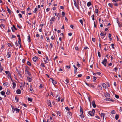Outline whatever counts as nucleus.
<instances>
[{"mask_svg":"<svg viewBox=\"0 0 122 122\" xmlns=\"http://www.w3.org/2000/svg\"><path fill=\"white\" fill-rule=\"evenodd\" d=\"M101 116L102 117H103V119L104 118L105 114L104 113H102L101 115Z\"/></svg>","mask_w":122,"mask_h":122,"instance_id":"b1692460","label":"nucleus"},{"mask_svg":"<svg viewBox=\"0 0 122 122\" xmlns=\"http://www.w3.org/2000/svg\"><path fill=\"white\" fill-rule=\"evenodd\" d=\"M0 94L3 96L5 94V92L3 91H2L0 92Z\"/></svg>","mask_w":122,"mask_h":122,"instance_id":"c756f323","label":"nucleus"},{"mask_svg":"<svg viewBox=\"0 0 122 122\" xmlns=\"http://www.w3.org/2000/svg\"><path fill=\"white\" fill-rule=\"evenodd\" d=\"M15 44L16 46L17 47L18 46V44L17 43V41H16L15 43Z\"/></svg>","mask_w":122,"mask_h":122,"instance_id":"6e6d98bb","label":"nucleus"},{"mask_svg":"<svg viewBox=\"0 0 122 122\" xmlns=\"http://www.w3.org/2000/svg\"><path fill=\"white\" fill-rule=\"evenodd\" d=\"M98 87L99 89H100V90H102V88L101 86H98Z\"/></svg>","mask_w":122,"mask_h":122,"instance_id":"49530a36","label":"nucleus"},{"mask_svg":"<svg viewBox=\"0 0 122 122\" xmlns=\"http://www.w3.org/2000/svg\"><path fill=\"white\" fill-rule=\"evenodd\" d=\"M91 112L93 113V114L94 115V114L95 113V111L93 109L92 110Z\"/></svg>","mask_w":122,"mask_h":122,"instance_id":"3c124183","label":"nucleus"},{"mask_svg":"<svg viewBox=\"0 0 122 122\" xmlns=\"http://www.w3.org/2000/svg\"><path fill=\"white\" fill-rule=\"evenodd\" d=\"M75 6L77 9H79V5H81V2L79 0H73Z\"/></svg>","mask_w":122,"mask_h":122,"instance_id":"f257e3e1","label":"nucleus"},{"mask_svg":"<svg viewBox=\"0 0 122 122\" xmlns=\"http://www.w3.org/2000/svg\"><path fill=\"white\" fill-rule=\"evenodd\" d=\"M49 47H50L51 49L53 47V44L51 43L50 44Z\"/></svg>","mask_w":122,"mask_h":122,"instance_id":"2f4dec72","label":"nucleus"},{"mask_svg":"<svg viewBox=\"0 0 122 122\" xmlns=\"http://www.w3.org/2000/svg\"><path fill=\"white\" fill-rule=\"evenodd\" d=\"M79 22H80V23L82 25H83V21L82 20H79Z\"/></svg>","mask_w":122,"mask_h":122,"instance_id":"ea45409f","label":"nucleus"},{"mask_svg":"<svg viewBox=\"0 0 122 122\" xmlns=\"http://www.w3.org/2000/svg\"><path fill=\"white\" fill-rule=\"evenodd\" d=\"M86 84L87 86H89L90 87H92L93 88H94V86L88 84L86 83Z\"/></svg>","mask_w":122,"mask_h":122,"instance_id":"4468645a","label":"nucleus"},{"mask_svg":"<svg viewBox=\"0 0 122 122\" xmlns=\"http://www.w3.org/2000/svg\"><path fill=\"white\" fill-rule=\"evenodd\" d=\"M65 83H66V84H67V83H69L68 82V80L67 79H66L65 82Z\"/></svg>","mask_w":122,"mask_h":122,"instance_id":"c9c22d12","label":"nucleus"},{"mask_svg":"<svg viewBox=\"0 0 122 122\" xmlns=\"http://www.w3.org/2000/svg\"><path fill=\"white\" fill-rule=\"evenodd\" d=\"M16 93L17 94H20L21 93V91L20 89H18L16 91Z\"/></svg>","mask_w":122,"mask_h":122,"instance_id":"ddd939ff","label":"nucleus"},{"mask_svg":"<svg viewBox=\"0 0 122 122\" xmlns=\"http://www.w3.org/2000/svg\"><path fill=\"white\" fill-rule=\"evenodd\" d=\"M91 5V3L90 2H88L87 4V5L88 7H89Z\"/></svg>","mask_w":122,"mask_h":122,"instance_id":"5701e85b","label":"nucleus"},{"mask_svg":"<svg viewBox=\"0 0 122 122\" xmlns=\"http://www.w3.org/2000/svg\"><path fill=\"white\" fill-rule=\"evenodd\" d=\"M102 85L103 88H106L107 87V85L105 83H103L102 84Z\"/></svg>","mask_w":122,"mask_h":122,"instance_id":"2eb2a0df","label":"nucleus"},{"mask_svg":"<svg viewBox=\"0 0 122 122\" xmlns=\"http://www.w3.org/2000/svg\"><path fill=\"white\" fill-rule=\"evenodd\" d=\"M11 29L13 32H14L16 30V29L15 28L14 25H13V27H12Z\"/></svg>","mask_w":122,"mask_h":122,"instance_id":"6e6552de","label":"nucleus"},{"mask_svg":"<svg viewBox=\"0 0 122 122\" xmlns=\"http://www.w3.org/2000/svg\"><path fill=\"white\" fill-rule=\"evenodd\" d=\"M81 76L82 75L81 74H79L78 75V76L79 77H81Z\"/></svg>","mask_w":122,"mask_h":122,"instance_id":"338daca9","label":"nucleus"},{"mask_svg":"<svg viewBox=\"0 0 122 122\" xmlns=\"http://www.w3.org/2000/svg\"><path fill=\"white\" fill-rule=\"evenodd\" d=\"M67 114L68 115H69L71 116L72 115V113L70 112H68Z\"/></svg>","mask_w":122,"mask_h":122,"instance_id":"69168bd1","label":"nucleus"},{"mask_svg":"<svg viewBox=\"0 0 122 122\" xmlns=\"http://www.w3.org/2000/svg\"><path fill=\"white\" fill-rule=\"evenodd\" d=\"M55 37V36H53L51 37V39H52V40H53L54 39Z\"/></svg>","mask_w":122,"mask_h":122,"instance_id":"a18cd8bd","label":"nucleus"},{"mask_svg":"<svg viewBox=\"0 0 122 122\" xmlns=\"http://www.w3.org/2000/svg\"><path fill=\"white\" fill-rule=\"evenodd\" d=\"M37 59L38 58L36 56L34 57L33 58V60L35 62H36V61L37 60Z\"/></svg>","mask_w":122,"mask_h":122,"instance_id":"1a4fd4ad","label":"nucleus"},{"mask_svg":"<svg viewBox=\"0 0 122 122\" xmlns=\"http://www.w3.org/2000/svg\"><path fill=\"white\" fill-rule=\"evenodd\" d=\"M28 42H29L30 41V36H28Z\"/></svg>","mask_w":122,"mask_h":122,"instance_id":"393cba45","label":"nucleus"},{"mask_svg":"<svg viewBox=\"0 0 122 122\" xmlns=\"http://www.w3.org/2000/svg\"><path fill=\"white\" fill-rule=\"evenodd\" d=\"M20 41H18V42L20 45V46L19 45V48H21V45L20 43Z\"/></svg>","mask_w":122,"mask_h":122,"instance_id":"864d4df0","label":"nucleus"},{"mask_svg":"<svg viewBox=\"0 0 122 122\" xmlns=\"http://www.w3.org/2000/svg\"><path fill=\"white\" fill-rule=\"evenodd\" d=\"M60 97H59L58 98L56 99V100L57 102H59L60 100Z\"/></svg>","mask_w":122,"mask_h":122,"instance_id":"e2e57ef3","label":"nucleus"},{"mask_svg":"<svg viewBox=\"0 0 122 122\" xmlns=\"http://www.w3.org/2000/svg\"><path fill=\"white\" fill-rule=\"evenodd\" d=\"M76 65L78 67L80 66V64H79V63L77 62H76Z\"/></svg>","mask_w":122,"mask_h":122,"instance_id":"4d7b16f0","label":"nucleus"},{"mask_svg":"<svg viewBox=\"0 0 122 122\" xmlns=\"http://www.w3.org/2000/svg\"><path fill=\"white\" fill-rule=\"evenodd\" d=\"M17 36L18 37V39L19 40V41H20V36L18 35Z\"/></svg>","mask_w":122,"mask_h":122,"instance_id":"a19ab883","label":"nucleus"},{"mask_svg":"<svg viewBox=\"0 0 122 122\" xmlns=\"http://www.w3.org/2000/svg\"><path fill=\"white\" fill-rule=\"evenodd\" d=\"M15 111H16V112H19L20 110L16 108L15 109Z\"/></svg>","mask_w":122,"mask_h":122,"instance_id":"72a5a7b5","label":"nucleus"},{"mask_svg":"<svg viewBox=\"0 0 122 122\" xmlns=\"http://www.w3.org/2000/svg\"><path fill=\"white\" fill-rule=\"evenodd\" d=\"M116 112L114 110H112L111 112V113L112 114H115V113Z\"/></svg>","mask_w":122,"mask_h":122,"instance_id":"bb28decb","label":"nucleus"},{"mask_svg":"<svg viewBox=\"0 0 122 122\" xmlns=\"http://www.w3.org/2000/svg\"><path fill=\"white\" fill-rule=\"evenodd\" d=\"M11 52H9L7 54L6 56L8 58L10 57L11 56Z\"/></svg>","mask_w":122,"mask_h":122,"instance_id":"39448f33","label":"nucleus"},{"mask_svg":"<svg viewBox=\"0 0 122 122\" xmlns=\"http://www.w3.org/2000/svg\"><path fill=\"white\" fill-rule=\"evenodd\" d=\"M88 114L91 116H93L94 115L93 113H92L91 111H89Z\"/></svg>","mask_w":122,"mask_h":122,"instance_id":"f3484780","label":"nucleus"},{"mask_svg":"<svg viewBox=\"0 0 122 122\" xmlns=\"http://www.w3.org/2000/svg\"><path fill=\"white\" fill-rule=\"evenodd\" d=\"M56 20V18L54 17H51L50 20V21L51 22H54Z\"/></svg>","mask_w":122,"mask_h":122,"instance_id":"0eeeda50","label":"nucleus"},{"mask_svg":"<svg viewBox=\"0 0 122 122\" xmlns=\"http://www.w3.org/2000/svg\"><path fill=\"white\" fill-rule=\"evenodd\" d=\"M98 10L97 9H96L95 10V12L96 13H97L98 12Z\"/></svg>","mask_w":122,"mask_h":122,"instance_id":"c03bdc74","label":"nucleus"},{"mask_svg":"<svg viewBox=\"0 0 122 122\" xmlns=\"http://www.w3.org/2000/svg\"><path fill=\"white\" fill-rule=\"evenodd\" d=\"M47 104L48 106H50V107H52V105H51V103L50 101L49 100H48L47 101Z\"/></svg>","mask_w":122,"mask_h":122,"instance_id":"423d86ee","label":"nucleus"},{"mask_svg":"<svg viewBox=\"0 0 122 122\" xmlns=\"http://www.w3.org/2000/svg\"><path fill=\"white\" fill-rule=\"evenodd\" d=\"M103 61L105 62L106 63L107 62V59L105 58L104 59V60H103Z\"/></svg>","mask_w":122,"mask_h":122,"instance_id":"8fccbe9b","label":"nucleus"},{"mask_svg":"<svg viewBox=\"0 0 122 122\" xmlns=\"http://www.w3.org/2000/svg\"><path fill=\"white\" fill-rule=\"evenodd\" d=\"M108 37L110 40H112V38L111 37V35L110 34H109L108 36Z\"/></svg>","mask_w":122,"mask_h":122,"instance_id":"c85d7f7f","label":"nucleus"},{"mask_svg":"<svg viewBox=\"0 0 122 122\" xmlns=\"http://www.w3.org/2000/svg\"><path fill=\"white\" fill-rule=\"evenodd\" d=\"M19 16V17H20V18H22V15L21 14H18Z\"/></svg>","mask_w":122,"mask_h":122,"instance_id":"052dcab7","label":"nucleus"},{"mask_svg":"<svg viewBox=\"0 0 122 122\" xmlns=\"http://www.w3.org/2000/svg\"><path fill=\"white\" fill-rule=\"evenodd\" d=\"M21 85L20 86V89L22 90H23L24 88L25 87V85H23L22 83H21Z\"/></svg>","mask_w":122,"mask_h":122,"instance_id":"20e7f679","label":"nucleus"},{"mask_svg":"<svg viewBox=\"0 0 122 122\" xmlns=\"http://www.w3.org/2000/svg\"><path fill=\"white\" fill-rule=\"evenodd\" d=\"M7 10L9 14L11 13V10L9 8L7 9Z\"/></svg>","mask_w":122,"mask_h":122,"instance_id":"e433bc0d","label":"nucleus"},{"mask_svg":"<svg viewBox=\"0 0 122 122\" xmlns=\"http://www.w3.org/2000/svg\"><path fill=\"white\" fill-rule=\"evenodd\" d=\"M109 6L111 8H112L113 7V6L112 4L110 3H109L108 4Z\"/></svg>","mask_w":122,"mask_h":122,"instance_id":"f704fd0d","label":"nucleus"},{"mask_svg":"<svg viewBox=\"0 0 122 122\" xmlns=\"http://www.w3.org/2000/svg\"><path fill=\"white\" fill-rule=\"evenodd\" d=\"M41 66L42 67H44L45 66V65L43 63H42L41 65Z\"/></svg>","mask_w":122,"mask_h":122,"instance_id":"cd10ccee","label":"nucleus"},{"mask_svg":"<svg viewBox=\"0 0 122 122\" xmlns=\"http://www.w3.org/2000/svg\"><path fill=\"white\" fill-rule=\"evenodd\" d=\"M92 106L94 108H95L96 107V105L95 104V102L94 101H92Z\"/></svg>","mask_w":122,"mask_h":122,"instance_id":"9d476101","label":"nucleus"},{"mask_svg":"<svg viewBox=\"0 0 122 122\" xmlns=\"http://www.w3.org/2000/svg\"><path fill=\"white\" fill-rule=\"evenodd\" d=\"M115 97H116V98H119V96L117 95H115Z\"/></svg>","mask_w":122,"mask_h":122,"instance_id":"5fc2aeb1","label":"nucleus"},{"mask_svg":"<svg viewBox=\"0 0 122 122\" xmlns=\"http://www.w3.org/2000/svg\"><path fill=\"white\" fill-rule=\"evenodd\" d=\"M7 77L9 78L11 77V74L10 72H9L7 75Z\"/></svg>","mask_w":122,"mask_h":122,"instance_id":"dca6fc26","label":"nucleus"},{"mask_svg":"<svg viewBox=\"0 0 122 122\" xmlns=\"http://www.w3.org/2000/svg\"><path fill=\"white\" fill-rule=\"evenodd\" d=\"M105 95L106 98V100H108L110 101H113V100H112L111 99H110V94L108 93H106L105 94Z\"/></svg>","mask_w":122,"mask_h":122,"instance_id":"f03ea898","label":"nucleus"},{"mask_svg":"<svg viewBox=\"0 0 122 122\" xmlns=\"http://www.w3.org/2000/svg\"><path fill=\"white\" fill-rule=\"evenodd\" d=\"M66 110L68 111H69L70 110V109L68 108V107H67L65 108Z\"/></svg>","mask_w":122,"mask_h":122,"instance_id":"58836bf2","label":"nucleus"},{"mask_svg":"<svg viewBox=\"0 0 122 122\" xmlns=\"http://www.w3.org/2000/svg\"><path fill=\"white\" fill-rule=\"evenodd\" d=\"M115 119L116 120H117L119 118V116L117 114H116V115L115 117Z\"/></svg>","mask_w":122,"mask_h":122,"instance_id":"473e14b6","label":"nucleus"},{"mask_svg":"<svg viewBox=\"0 0 122 122\" xmlns=\"http://www.w3.org/2000/svg\"><path fill=\"white\" fill-rule=\"evenodd\" d=\"M15 36H14V35H13L11 37V38L12 39L13 38H15Z\"/></svg>","mask_w":122,"mask_h":122,"instance_id":"774afa93","label":"nucleus"},{"mask_svg":"<svg viewBox=\"0 0 122 122\" xmlns=\"http://www.w3.org/2000/svg\"><path fill=\"white\" fill-rule=\"evenodd\" d=\"M112 2H117L118 1H119V0H112Z\"/></svg>","mask_w":122,"mask_h":122,"instance_id":"4c0bfd02","label":"nucleus"},{"mask_svg":"<svg viewBox=\"0 0 122 122\" xmlns=\"http://www.w3.org/2000/svg\"><path fill=\"white\" fill-rule=\"evenodd\" d=\"M0 27L1 28H2V27H3V28H5V25H4L3 24H0Z\"/></svg>","mask_w":122,"mask_h":122,"instance_id":"aec40b11","label":"nucleus"},{"mask_svg":"<svg viewBox=\"0 0 122 122\" xmlns=\"http://www.w3.org/2000/svg\"><path fill=\"white\" fill-rule=\"evenodd\" d=\"M80 114H83V109L82 107H80Z\"/></svg>","mask_w":122,"mask_h":122,"instance_id":"412c9836","label":"nucleus"},{"mask_svg":"<svg viewBox=\"0 0 122 122\" xmlns=\"http://www.w3.org/2000/svg\"><path fill=\"white\" fill-rule=\"evenodd\" d=\"M36 23V20H35L33 23V24H34V27H35V24Z\"/></svg>","mask_w":122,"mask_h":122,"instance_id":"603ef678","label":"nucleus"},{"mask_svg":"<svg viewBox=\"0 0 122 122\" xmlns=\"http://www.w3.org/2000/svg\"><path fill=\"white\" fill-rule=\"evenodd\" d=\"M27 100L28 101H30V102H31L32 101V99L29 97H28V98Z\"/></svg>","mask_w":122,"mask_h":122,"instance_id":"7c9ffc66","label":"nucleus"},{"mask_svg":"<svg viewBox=\"0 0 122 122\" xmlns=\"http://www.w3.org/2000/svg\"><path fill=\"white\" fill-rule=\"evenodd\" d=\"M98 54L99 57H101V54L100 52L98 51Z\"/></svg>","mask_w":122,"mask_h":122,"instance_id":"de8ad7c7","label":"nucleus"},{"mask_svg":"<svg viewBox=\"0 0 122 122\" xmlns=\"http://www.w3.org/2000/svg\"><path fill=\"white\" fill-rule=\"evenodd\" d=\"M8 85V83L7 82H5L3 84V85L5 86H6Z\"/></svg>","mask_w":122,"mask_h":122,"instance_id":"680f3d73","label":"nucleus"},{"mask_svg":"<svg viewBox=\"0 0 122 122\" xmlns=\"http://www.w3.org/2000/svg\"><path fill=\"white\" fill-rule=\"evenodd\" d=\"M12 84L13 85L12 87L14 89L16 86V84L15 82H13L12 83Z\"/></svg>","mask_w":122,"mask_h":122,"instance_id":"9b49d317","label":"nucleus"},{"mask_svg":"<svg viewBox=\"0 0 122 122\" xmlns=\"http://www.w3.org/2000/svg\"><path fill=\"white\" fill-rule=\"evenodd\" d=\"M73 67L75 68V70H74V73H76V72H77V68L76 67V66L75 65H73Z\"/></svg>","mask_w":122,"mask_h":122,"instance_id":"6ab92c4d","label":"nucleus"},{"mask_svg":"<svg viewBox=\"0 0 122 122\" xmlns=\"http://www.w3.org/2000/svg\"><path fill=\"white\" fill-rule=\"evenodd\" d=\"M80 115L79 116L80 117L79 118H81V119L83 118L84 117V116L83 115V114H80Z\"/></svg>","mask_w":122,"mask_h":122,"instance_id":"4be33fe9","label":"nucleus"},{"mask_svg":"<svg viewBox=\"0 0 122 122\" xmlns=\"http://www.w3.org/2000/svg\"><path fill=\"white\" fill-rule=\"evenodd\" d=\"M11 107L12 108V110L13 111V112L14 113L15 111V109H16V108L15 107H14L11 106Z\"/></svg>","mask_w":122,"mask_h":122,"instance_id":"a211bd4d","label":"nucleus"},{"mask_svg":"<svg viewBox=\"0 0 122 122\" xmlns=\"http://www.w3.org/2000/svg\"><path fill=\"white\" fill-rule=\"evenodd\" d=\"M94 15H92V20H94Z\"/></svg>","mask_w":122,"mask_h":122,"instance_id":"bf43d9fd","label":"nucleus"},{"mask_svg":"<svg viewBox=\"0 0 122 122\" xmlns=\"http://www.w3.org/2000/svg\"><path fill=\"white\" fill-rule=\"evenodd\" d=\"M27 64L29 66H30L31 65L30 62L29 61H28L27 62Z\"/></svg>","mask_w":122,"mask_h":122,"instance_id":"79ce46f5","label":"nucleus"},{"mask_svg":"<svg viewBox=\"0 0 122 122\" xmlns=\"http://www.w3.org/2000/svg\"><path fill=\"white\" fill-rule=\"evenodd\" d=\"M3 70V69L2 66H0V71H2Z\"/></svg>","mask_w":122,"mask_h":122,"instance_id":"0e129e2a","label":"nucleus"},{"mask_svg":"<svg viewBox=\"0 0 122 122\" xmlns=\"http://www.w3.org/2000/svg\"><path fill=\"white\" fill-rule=\"evenodd\" d=\"M118 69V68L117 67H115L114 69V71H115L116 72H117V71Z\"/></svg>","mask_w":122,"mask_h":122,"instance_id":"37998d69","label":"nucleus"},{"mask_svg":"<svg viewBox=\"0 0 122 122\" xmlns=\"http://www.w3.org/2000/svg\"><path fill=\"white\" fill-rule=\"evenodd\" d=\"M37 8H35V10H34V13H35L36 11L37 10Z\"/></svg>","mask_w":122,"mask_h":122,"instance_id":"13d9d810","label":"nucleus"},{"mask_svg":"<svg viewBox=\"0 0 122 122\" xmlns=\"http://www.w3.org/2000/svg\"><path fill=\"white\" fill-rule=\"evenodd\" d=\"M106 63L105 62H104L103 61H102V64H103L105 66H106Z\"/></svg>","mask_w":122,"mask_h":122,"instance_id":"a878e982","label":"nucleus"},{"mask_svg":"<svg viewBox=\"0 0 122 122\" xmlns=\"http://www.w3.org/2000/svg\"><path fill=\"white\" fill-rule=\"evenodd\" d=\"M97 79V78L96 77H95V76H94L93 77V81H95V80H96Z\"/></svg>","mask_w":122,"mask_h":122,"instance_id":"09e8293b","label":"nucleus"},{"mask_svg":"<svg viewBox=\"0 0 122 122\" xmlns=\"http://www.w3.org/2000/svg\"><path fill=\"white\" fill-rule=\"evenodd\" d=\"M51 81H52V83L54 85L56 84L57 83L56 82V81H54L53 79L51 78Z\"/></svg>","mask_w":122,"mask_h":122,"instance_id":"f8f14e48","label":"nucleus"},{"mask_svg":"<svg viewBox=\"0 0 122 122\" xmlns=\"http://www.w3.org/2000/svg\"><path fill=\"white\" fill-rule=\"evenodd\" d=\"M25 73L26 74H27L29 76H30L31 75L30 73L28 71L27 68H25Z\"/></svg>","mask_w":122,"mask_h":122,"instance_id":"7ed1b4c3","label":"nucleus"}]
</instances>
